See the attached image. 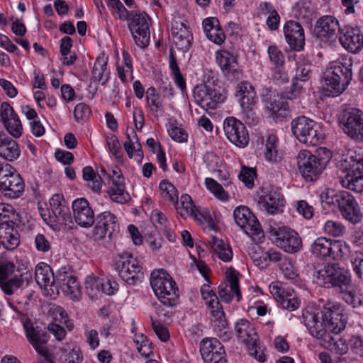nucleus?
Segmentation results:
<instances>
[{"mask_svg": "<svg viewBox=\"0 0 363 363\" xmlns=\"http://www.w3.org/2000/svg\"><path fill=\"white\" fill-rule=\"evenodd\" d=\"M320 311L306 308L302 312L301 322L313 337L327 340L328 332L338 334L345 330L347 318L341 303L328 300L323 302Z\"/></svg>", "mask_w": 363, "mask_h": 363, "instance_id": "nucleus-1", "label": "nucleus"}, {"mask_svg": "<svg viewBox=\"0 0 363 363\" xmlns=\"http://www.w3.org/2000/svg\"><path fill=\"white\" fill-rule=\"evenodd\" d=\"M316 153L303 150L296 157L299 172L307 182L316 181L332 157V152L325 147L319 148Z\"/></svg>", "mask_w": 363, "mask_h": 363, "instance_id": "nucleus-2", "label": "nucleus"}, {"mask_svg": "<svg viewBox=\"0 0 363 363\" xmlns=\"http://www.w3.org/2000/svg\"><path fill=\"white\" fill-rule=\"evenodd\" d=\"M150 284L156 296L164 306H174L179 300L178 288L172 277L163 269L151 273Z\"/></svg>", "mask_w": 363, "mask_h": 363, "instance_id": "nucleus-3", "label": "nucleus"}, {"mask_svg": "<svg viewBox=\"0 0 363 363\" xmlns=\"http://www.w3.org/2000/svg\"><path fill=\"white\" fill-rule=\"evenodd\" d=\"M340 166L347 173L341 179L342 186L356 193H363V155L355 152L340 160Z\"/></svg>", "mask_w": 363, "mask_h": 363, "instance_id": "nucleus-4", "label": "nucleus"}, {"mask_svg": "<svg viewBox=\"0 0 363 363\" xmlns=\"http://www.w3.org/2000/svg\"><path fill=\"white\" fill-rule=\"evenodd\" d=\"M313 277L318 285L328 289L334 288L340 293L347 291L351 282L348 272L335 263L315 271Z\"/></svg>", "mask_w": 363, "mask_h": 363, "instance_id": "nucleus-5", "label": "nucleus"}, {"mask_svg": "<svg viewBox=\"0 0 363 363\" xmlns=\"http://www.w3.org/2000/svg\"><path fill=\"white\" fill-rule=\"evenodd\" d=\"M114 265L119 277L128 285H135L143 278V273L139 261L128 250L117 254L114 258Z\"/></svg>", "mask_w": 363, "mask_h": 363, "instance_id": "nucleus-6", "label": "nucleus"}, {"mask_svg": "<svg viewBox=\"0 0 363 363\" xmlns=\"http://www.w3.org/2000/svg\"><path fill=\"white\" fill-rule=\"evenodd\" d=\"M202 297L206 301V304L211 308V314L213 319L214 332L220 337L228 338V323L225 318L223 307L210 286L204 284L201 289Z\"/></svg>", "mask_w": 363, "mask_h": 363, "instance_id": "nucleus-7", "label": "nucleus"}, {"mask_svg": "<svg viewBox=\"0 0 363 363\" xmlns=\"http://www.w3.org/2000/svg\"><path fill=\"white\" fill-rule=\"evenodd\" d=\"M291 129L293 135L300 143L308 146L317 145L322 138L319 125L304 116L292 120Z\"/></svg>", "mask_w": 363, "mask_h": 363, "instance_id": "nucleus-8", "label": "nucleus"}, {"mask_svg": "<svg viewBox=\"0 0 363 363\" xmlns=\"http://www.w3.org/2000/svg\"><path fill=\"white\" fill-rule=\"evenodd\" d=\"M193 97L196 104L206 111L216 109L225 99L221 88L210 82L196 85L193 89Z\"/></svg>", "mask_w": 363, "mask_h": 363, "instance_id": "nucleus-9", "label": "nucleus"}, {"mask_svg": "<svg viewBox=\"0 0 363 363\" xmlns=\"http://www.w3.org/2000/svg\"><path fill=\"white\" fill-rule=\"evenodd\" d=\"M340 125L351 140L363 143V111L359 108L345 109L340 117Z\"/></svg>", "mask_w": 363, "mask_h": 363, "instance_id": "nucleus-10", "label": "nucleus"}, {"mask_svg": "<svg viewBox=\"0 0 363 363\" xmlns=\"http://www.w3.org/2000/svg\"><path fill=\"white\" fill-rule=\"evenodd\" d=\"M233 216L236 224L253 240L257 239L259 241L264 237L259 223L250 208L243 206H238L234 210Z\"/></svg>", "mask_w": 363, "mask_h": 363, "instance_id": "nucleus-11", "label": "nucleus"}, {"mask_svg": "<svg viewBox=\"0 0 363 363\" xmlns=\"http://www.w3.org/2000/svg\"><path fill=\"white\" fill-rule=\"evenodd\" d=\"M274 242L286 252L294 254L301 250L302 240L294 230L283 226L271 231Z\"/></svg>", "mask_w": 363, "mask_h": 363, "instance_id": "nucleus-12", "label": "nucleus"}, {"mask_svg": "<svg viewBox=\"0 0 363 363\" xmlns=\"http://www.w3.org/2000/svg\"><path fill=\"white\" fill-rule=\"evenodd\" d=\"M24 328L28 342L36 352L44 358L43 363H54L50 358L48 347L50 336L48 333L38 327H33L30 323L28 322L24 324Z\"/></svg>", "mask_w": 363, "mask_h": 363, "instance_id": "nucleus-13", "label": "nucleus"}, {"mask_svg": "<svg viewBox=\"0 0 363 363\" xmlns=\"http://www.w3.org/2000/svg\"><path fill=\"white\" fill-rule=\"evenodd\" d=\"M223 130L227 138L239 147L249 143V135L245 125L235 117H228L223 122Z\"/></svg>", "mask_w": 363, "mask_h": 363, "instance_id": "nucleus-14", "label": "nucleus"}, {"mask_svg": "<svg viewBox=\"0 0 363 363\" xmlns=\"http://www.w3.org/2000/svg\"><path fill=\"white\" fill-rule=\"evenodd\" d=\"M96 221V225L93 229V237L95 240H103L106 235L111 238L114 233L118 232L119 225L117 218L109 211H104L98 215Z\"/></svg>", "mask_w": 363, "mask_h": 363, "instance_id": "nucleus-15", "label": "nucleus"}, {"mask_svg": "<svg viewBox=\"0 0 363 363\" xmlns=\"http://www.w3.org/2000/svg\"><path fill=\"white\" fill-rule=\"evenodd\" d=\"M338 208L342 217L352 224H357L362 220V213L355 198L348 191H343L339 199Z\"/></svg>", "mask_w": 363, "mask_h": 363, "instance_id": "nucleus-16", "label": "nucleus"}, {"mask_svg": "<svg viewBox=\"0 0 363 363\" xmlns=\"http://www.w3.org/2000/svg\"><path fill=\"white\" fill-rule=\"evenodd\" d=\"M340 42L342 47L352 53L359 52L363 48V34L357 26L344 24L339 26Z\"/></svg>", "mask_w": 363, "mask_h": 363, "instance_id": "nucleus-17", "label": "nucleus"}, {"mask_svg": "<svg viewBox=\"0 0 363 363\" xmlns=\"http://www.w3.org/2000/svg\"><path fill=\"white\" fill-rule=\"evenodd\" d=\"M216 58L224 76L228 80L237 81L242 77V73L237 57L232 53L226 50H218Z\"/></svg>", "mask_w": 363, "mask_h": 363, "instance_id": "nucleus-18", "label": "nucleus"}, {"mask_svg": "<svg viewBox=\"0 0 363 363\" xmlns=\"http://www.w3.org/2000/svg\"><path fill=\"white\" fill-rule=\"evenodd\" d=\"M281 95L275 94L271 89H266L262 96L264 108L270 116L276 118H286L289 113L288 103L284 101Z\"/></svg>", "mask_w": 363, "mask_h": 363, "instance_id": "nucleus-19", "label": "nucleus"}, {"mask_svg": "<svg viewBox=\"0 0 363 363\" xmlns=\"http://www.w3.org/2000/svg\"><path fill=\"white\" fill-rule=\"evenodd\" d=\"M72 211L74 221L81 227L89 228L94 223V212L86 199L74 200L72 203Z\"/></svg>", "mask_w": 363, "mask_h": 363, "instance_id": "nucleus-20", "label": "nucleus"}, {"mask_svg": "<svg viewBox=\"0 0 363 363\" xmlns=\"http://www.w3.org/2000/svg\"><path fill=\"white\" fill-rule=\"evenodd\" d=\"M239 273L233 268H229L226 272V277L229 283V286L227 284H222L218 286V294L221 300L224 302L228 303L233 298V294H235L238 297V300L241 296V292L239 288Z\"/></svg>", "mask_w": 363, "mask_h": 363, "instance_id": "nucleus-21", "label": "nucleus"}, {"mask_svg": "<svg viewBox=\"0 0 363 363\" xmlns=\"http://www.w3.org/2000/svg\"><path fill=\"white\" fill-rule=\"evenodd\" d=\"M284 33L291 50L297 52L303 50L305 35L301 24H285Z\"/></svg>", "mask_w": 363, "mask_h": 363, "instance_id": "nucleus-22", "label": "nucleus"}, {"mask_svg": "<svg viewBox=\"0 0 363 363\" xmlns=\"http://www.w3.org/2000/svg\"><path fill=\"white\" fill-rule=\"evenodd\" d=\"M171 34L178 49L184 52L189 50L193 40L189 26L186 24H172Z\"/></svg>", "mask_w": 363, "mask_h": 363, "instance_id": "nucleus-23", "label": "nucleus"}, {"mask_svg": "<svg viewBox=\"0 0 363 363\" xmlns=\"http://www.w3.org/2000/svg\"><path fill=\"white\" fill-rule=\"evenodd\" d=\"M235 331L238 339L246 343L249 349L252 350L258 341V335L253 325L246 319L238 320L235 325Z\"/></svg>", "mask_w": 363, "mask_h": 363, "instance_id": "nucleus-24", "label": "nucleus"}, {"mask_svg": "<svg viewBox=\"0 0 363 363\" xmlns=\"http://www.w3.org/2000/svg\"><path fill=\"white\" fill-rule=\"evenodd\" d=\"M283 196L278 189H271L259 198L257 204L269 214L275 213L280 206H283Z\"/></svg>", "mask_w": 363, "mask_h": 363, "instance_id": "nucleus-25", "label": "nucleus"}, {"mask_svg": "<svg viewBox=\"0 0 363 363\" xmlns=\"http://www.w3.org/2000/svg\"><path fill=\"white\" fill-rule=\"evenodd\" d=\"M32 281L30 273L14 275L11 277L0 279V288L6 295L13 294L18 289L27 287Z\"/></svg>", "mask_w": 363, "mask_h": 363, "instance_id": "nucleus-26", "label": "nucleus"}, {"mask_svg": "<svg viewBox=\"0 0 363 363\" xmlns=\"http://www.w3.org/2000/svg\"><path fill=\"white\" fill-rule=\"evenodd\" d=\"M24 182L19 174L9 176L8 180L1 181L0 191L11 199H17L24 191Z\"/></svg>", "mask_w": 363, "mask_h": 363, "instance_id": "nucleus-27", "label": "nucleus"}, {"mask_svg": "<svg viewBox=\"0 0 363 363\" xmlns=\"http://www.w3.org/2000/svg\"><path fill=\"white\" fill-rule=\"evenodd\" d=\"M347 86L342 83L340 78L335 77L333 72L328 67L323 75L322 89L325 96H335L342 93Z\"/></svg>", "mask_w": 363, "mask_h": 363, "instance_id": "nucleus-28", "label": "nucleus"}, {"mask_svg": "<svg viewBox=\"0 0 363 363\" xmlns=\"http://www.w3.org/2000/svg\"><path fill=\"white\" fill-rule=\"evenodd\" d=\"M112 186L108 191L111 199L117 203H123L130 199L129 194L125 191L124 179L120 170H113L111 179Z\"/></svg>", "mask_w": 363, "mask_h": 363, "instance_id": "nucleus-29", "label": "nucleus"}, {"mask_svg": "<svg viewBox=\"0 0 363 363\" xmlns=\"http://www.w3.org/2000/svg\"><path fill=\"white\" fill-rule=\"evenodd\" d=\"M20 235L9 220H4L0 224V244L7 250H14L20 243Z\"/></svg>", "mask_w": 363, "mask_h": 363, "instance_id": "nucleus-30", "label": "nucleus"}, {"mask_svg": "<svg viewBox=\"0 0 363 363\" xmlns=\"http://www.w3.org/2000/svg\"><path fill=\"white\" fill-rule=\"evenodd\" d=\"M328 67L333 72L335 77L340 78L342 83L347 86L352 79V62L351 59H342L331 62Z\"/></svg>", "mask_w": 363, "mask_h": 363, "instance_id": "nucleus-31", "label": "nucleus"}, {"mask_svg": "<svg viewBox=\"0 0 363 363\" xmlns=\"http://www.w3.org/2000/svg\"><path fill=\"white\" fill-rule=\"evenodd\" d=\"M35 279L40 288L54 291L55 274L51 267L45 262H40L35 267Z\"/></svg>", "mask_w": 363, "mask_h": 363, "instance_id": "nucleus-32", "label": "nucleus"}, {"mask_svg": "<svg viewBox=\"0 0 363 363\" xmlns=\"http://www.w3.org/2000/svg\"><path fill=\"white\" fill-rule=\"evenodd\" d=\"M50 206L57 222L67 224V222L70 220L69 208L62 194L53 195L50 200Z\"/></svg>", "mask_w": 363, "mask_h": 363, "instance_id": "nucleus-33", "label": "nucleus"}, {"mask_svg": "<svg viewBox=\"0 0 363 363\" xmlns=\"http://www.w3.org/2000/svg\"><path fill=\"white\" fill-rule=\"evenodd\" d=\"M21 150L18 144L10 137L0 135V157L13 161L19 157Z\"/></svg>", "mask_w": 363, "mask_h": 363, "instance_id": "nucleus-34", "label": "nucleus"}, {"mask_svg": "<svg viewBox=\"0 0 363 363\" xmlns=\"http://www.w3.org/2000/svg\"><path fill=\"white\" fill-rule=\"evenodd\" d=\"M135 43L140 48H147L150 42L149 24H128Z\"/></svg>", "mask_w": 363, "mask_h": 363, "instance_id": "nucleus-35", "label": "nucleus"}, {"mask_svg": "<svg viewBox=\"0 0 363 363\" xmlns=\"http://www.w3.org/2000/svg\"><path fill=\"white\" fill-rule=\"evenodd\" d=\"M236 89L241 107L255 105L256 92L250 83L243 81L237 85Z\"/></svg>", "mask_w": 363, "mask_h": 363, "instance_id": "nucleus-36", "label": "nucleus"}, {"mask_svg": "<svg viewBox=\"0 0 363 363\" xmlns=\"http://www.w3.org/2000/svg\"><path fill=\"white\" fill-rule=\"evenodd\" d=\"M332 244V240L320 237L311 244L310 250L315 257L328 260L331 259Z\"/></svg>", "mask_w": 363, "mask_h": 363, "instance_id": "nucleus-37", "label": "nucleus"}, {"mask_svg": "<svg viewBox=\"0 0 363 363\" xmlns=\"http://www.w3.org/2000/svg\"><path fill=\"white\" fill-rule=\"evenodd\" d=\"M223 345L218 340L213 337H206L200 342V353L204 362H208L211 355H216L224 351Z\"/></svg>", "mask_w": 363, "mask_h": 363, "instance_id": "nucleus-38", "label": "nucleus"}, {"mask_svg": "<svg viewBox=\"0 0 363 363\" xmlns=\"http://www.w3.org/2000/svg\"><path fill=\"white\" fill-rule=\"evenodd\" d=\"M339 26L340 24H315L313 34L320 41L327 43L336 39V30Z\"/></svg>", "mask_w": 363, "mask_h": 363, "instance_id": "nucleus-39", "label": "nucleus"}, {"mask_svg": "<svg viewBox=\"0 0 363 363\" xmlns=\"http://www.w3.org/2000/svg\"><path fill=\"white\" fill-rule=\"evenodd\" d=\"M115 11L121 21H128L130 23H147V16L145 13L137 11L128 12L122 3L116 8Z\"/></svg>", "mask_w": 363, "mask_h": 363, "instance_id": "nucleus-40", "label": "nucleus"}, {"mask_svg": "<svg viewBox=\"0 0 363 363\" xmlns=\"http://www.w3.org/2000/svg\"><path fill=\"white\" fill-rule=\"evenodd\" d=\"M177 212L182 217H186L187 216H194L196 219L198 218L196 213V206H194L191 198L188 194H183L180 198V203L178 201V204L176 202H173Z\"/></svg>", "mask_w": 363, "mask_h": 363, "instance_id": "nucleus-41", "label": "nucleus"}, {"mask_svg": "<svg viewBox=\"0 0 363 363\" xmlns=\"http://www.w3.org/2000/svg\"><path fill=\"white\" fill-rule=\"evenodd\" d=\"M83 179L87 182V186L94 192H99L102 186V179L96 174L91 166L83 168Z\"/></svg>", "mask_w": 363, "mask_h": 363, "instance_id": "nucleus-42", "label": "nucleus"}, {"mask_svg": "<svg viewBox=\"0 0 363 363\" xmlns=\"http://www.w3.org/2000/svg\"><path fill=\"white\" fill-rule=\"evenodd\" d=\"M203 28L206 37L211 41L217 45H221L224 42L225 35L220 24H203Z\"/></svg>", "mask_w": 363, "mask_h": 363, "instance_id": "nucleus-43", "label": "nucleus"}, {"mask_svg": "<svg viewBox=\"0 0 363 363\" xmlns=\"http://www.w3.org/2000/svg\"><path fill=\"white\" fill-rule=\"evenodd\" d=\"M258 16L266 23H280V16L270 3L262 2L259 4Z\"/></svg>", "mask_w": 363, "mask_h": 363, "instance_id": "nucleus-44", "label": "nucleus"}, {"mask_svg": "<svg viewBox=\"0 0 363 363\" xmlns=\"http://www.w3.org/2000/svg\"><path fill=\"white\" fill-rule=\"evenodd\" d=\"M211 243L213 250L220 259L224 262H228L232 259V250L222 240L213 237Z\"/></svg>", "mask_w": 363, "mask_h": 363, "instance_id": "nucleus-45", "label": "nucleus"}, {"mask_svg": "<svg viewBox=\"0 0 363 363\" xmlns=\"http://www.w3.org/2000/svg\"><path fill=\"white\" fill-rule=\"evenodd\" d=\"M169 68L174 75L176 84L182 91H184L186 89L185 79L180 72L177 60L174 55L173 48H171L169 50Z\"/></svg>", "mask_w": 363, "mask_h": 363, "instance_id": "nucleus-46", "label": "nucleus"}, {"mask_svg": "<svg viewBox=\"0 0 363 363\" xmlns=\"http://www.w3.org/2000/svg\"><path fill=\"white\" fill-rule=\"evenodd\" d=\"M331 332H328V337L327 340H323L328 343V347L334 352L338 354H345L347 352L350 345L345 340L342 338H335L330 335Z\"/></svg>", "mask_w": 363, "mask_h": 363, "instance_id": "nucleus-47", "label": "nucleus"}, {"mask_svg": "<svg viewBox=\"0 0 363 363\" xmlns=\"http://www.w3.org/2000/svg\"><path fill=\"white\" fill-rule=\"evenodd\" d=\"M302 55L298 56V60L301 59ZM297 67L296 69V75L293 78L294 81L306 82L311 75V65L308 60L301 63V60L297 61Z\"/></svg>", "mask_w": 363, "mask_h": 363, "instance_id": "nucleus-48", "label": "nucleus"}, {"mask_svg": "<svg viewBox=\"0 0 363 363\" xmlns=\"http://www.w3.org/2000/svg\"><path fill=\"white\" fill-rule=\"evenodd\" d=\"M60 289L67 295L72 296L73 299L78 300L81 296V286L73 274L71 278L66 281L65 286H62Z\"/></svg>", "mask_w": 363, "mask_h": 363, "instance_id": "nucleus-49", "label": "nucleus"}, {"mask_svg": "<svg viewBox=\"0 0 363 363\" xmlns=\"http://www.w3.org/2000/svg\"><path fill=\"white\" fill-rule=\"evenodd\" d=\"M60 358L65 363H81L83 361L82 352L79 347H74L71 350L62 348Z\"/></svg>", "mask_w": 363, "mask_h": 363, "instance_id": "nucleus-50", "label": "nucleus"}, {"mask_svg": "<svg viewBox=\"0 0 363 363\" xmlns=\"http://www.w3.org/2000/svg\"><path fill=\"white\" fill-rule=\"evenodd\" d=\"M106 65L107 58L104 57V55L99 56L96 58L92 69V79L94 82H99L103 80L104 76L106 75Z\"/></svg>", "mask_w": 363, "mask_h": 363, "instance_id": "nucleus-51", "label": "nucleus"}, {"mask_svg": "<svg viewBox=\"0 0 363 363\" xmlns=\"http://www.w3.org/2000/svg\"><path fill=\"white\" fill-rule=\"evenodd\" d=\"M146 100L148 106L152 111L157 112L162 109V100L160 95L156 93V89L154 87H150L147 89Z\"/></svg>", "mask_w": 363, "mask_h": 363, "instance_id": "nucleus-52", "label": "nucleus"}, {"mask_svg": "<svg viewBox=\"0 0 363 363\" xmlns=\"http://www.w3.org/2000/svg\"><path fill=\"white\" fill-rule=\"evenodd\" d=\"M205 184L206 188L213 194V195L221 201H228L229 196L225 191L223 186L218 184L216 180L211 178H206L205 179Z\"/></svg>", "mask_w": 363, "mask_h": 363, "instance_id": "nucleus-53", "label": "nucleus"}, {"mask_svg": "<svg viewBox=\"0 0 363 363\" xmlns=\"http://www.w3.org/2000/svg\"><path fill=\"white\" fill-rule=\"evenodd\" d=\"M277 138L271 134L268 136L265 144V158L270 162H276L278 159L277 150Z\"/></svg>", "mask_w": 363, "mask_h": 363, "instance_id": "nucleus-54", "label": "nucleus"}, {"mask_svg": "<svg viewBox=\"0 0 363 363\" xmlns=\"http://www.w3.org/2000/svg\"><path fill=\"white\" fill-rule=\"evenodd\" d=\"M323 229L326 234L333 237L342 236L346 232L345 225L339 221L332 220H328L325 223Z\"/></svg>", "mask_w": 363, "mask_h": 363, "instance_id": "nucleus-55", "label": "nucleus"}, {"mask_svg": "<svg viewBox=\"0 0 363 363\" xmlns=\"http://www.w3.org/2000/svg\"><path fill=\"white\" fill-rule=\"evenodd\" d=\"M351 263L356 276L363 280V250H356L352 254Z\"/></svg>", "mask_w": 363, "mask_h": 363, "instance_id": "nucleus-56", "label": "nucleus"}, {"mask_svg": "<svg viewBox=\"0 0 363 363\" xmlns=\"http://www.w3.org/2000/svg\"><path fill=\"white\" fill-rule=\"evenodd\" d=\"M160 189L162 191L163 196L171 202L178 204V191L174 186L167 180H162L160 183Z\"/></svg>", "mask_w": 363, "mask_h": 363, "instance_id": "nucleus-57", "label": "nucleus"}, {"mask_svg": "<svg viewBox=\"0 0 363 363\" xmlns=\"http://www.w3.org/2000/svg\"><path fill=\"white\" fill-rule=\"evenodd\" d=\"M267 53L271 63L274 67L284 66L285 60L282 52L276 45L268 47Z\"/></svg>", "mask_w": 363, "mask_h": 363, "instance_id": "nucleus-58", "label": "nucleus"}, {"mask_svg": "<svg viewBox=\"0 0 363 363\" xmlns=\"http://www.w3.org/2000/svg\"><path fill=\"white\" fill-rule=\"evenodd\" d=\"M238 177L247 188L252 189L254 186V179L256 177V170L255 169L243 166L241 168Z\"/></svg>", "mask_w": 363, "mask_h": 363, "instance_id": "nucleus-59", "label": "nucleus"}, {"mask_svg": "<svg viewBox=\"0 0 363 363\" xmlns=\"http://www.w3.org/2000/svg\"><path fill=\"white\" fill-rule=\"evenodd\" d=\"M279 303L283 308L292 311L299 307L300 301L295 295L286 293L284 296L281 298Z\"/></svg>", "mask_w": 363, "mask_h": 363, "instance_id": "nucleus-60", "label": "nucleus"}, {"mask_svg": "<svg viewBox=\"0 0 363 363\" xmlns=\"http://www.w3.org/2000/svg\"><path fill=\"white\" fill-rule=\"evenodd\" d=\"M302 90V85L296 81L292 79L290 86L286 87L281 92V97L284 99L292 100L298 96Z\"/></svg>", "mask_w": 363, "mask_h": 363, "instance_id": "nucleus-61", "label": "nucleus"}, {"mask_svg": "<svg viewBox=\"0 0 363 363\" xmlns=\"http://www.w3.org/2000/svg\"><path fill=\"white\" fill-rule=\"evenodd\" d=\"M106 145L112 155L116 158L121 157V146L118 138L115 135L111 134L106 137Z\"/></svg>", "mask_w": 363, "mask_h": 363, "instance_id": "nucleus-62", "label": "nucleus"}, {"mask_svg": "<svg viewBox=\"0 0 363 363\" xmlns=\"http://www.w3.org/2000/svg\"><path fill=\"white\" fill-rule=\"evenodd\" d=\"M4 123L7 130L14 138H19L21 135L22 126L18 116Z\"/></svg>", "mask_w": 363, "mask_h": 363, "instance_id": "nucleus-63", "label": "nucleus"}, {"mask_svg": "<svg viewBox=\"0 0 363 363\" xmlns=\"http://www.w3.org/2000/svg\"><path fill=\"white\" fill-rule=\"evenodd\" d=\"M90 113V108L84 103L78 104L74 110V118L78 123L86 121L89 117Z\"/></svg>", "mask_w": 363, "mask_h": 363, "instance_id": "nucleus-64", "label": "nucleus"}]
</instances>
